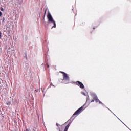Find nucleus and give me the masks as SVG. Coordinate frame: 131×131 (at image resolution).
<instances>
[{
    "mask_svg": "<svg viewBox=\"0 0 131 131\" xmlns=\"http://www.w3.org/2000/svg\"><path fill=\"white\" fill-rule=\"evenodd\" d=\"M60 73H62L63 74V83L68 84L69 83L70 81V79H69V76H68V75L66 74L64 72H60Z\"/></svg>",
    "mask_w": 131,
    "mask_h": 131,
    "instance_id": "7ed1b4c3",
    "label": "nucleus"
},
{
    "mask_svg": "<svg viewBox=\"0 0 131 131\" xmlns=\"http://www.w3.org/2000/svg\"><path fill=\"white\" fill-rule=\"evenodd\" d=\"M24 65H25V67H27L28 66V63L27 62H25L24 63Z\"/></svg>",
    "mask_w": 131,
    "mask_h": 131,
    "instance_id": "0eeeda50",
    "label": "nucleus"
},
{
    "mask_svg": "<svg viewBox=\"0 0 131 131\" xmlns=\"http://www.w3.org/2000/svg\"><path fill=\"white\" fill-rule=\"evenodd\" d=\"M25 58H26V59H27V54H25Z\"/></svg>",
    "mask_w": 131,
    "mask_h": 131,
    "instance_id": "9d476101",
    "label": "nucleus"
},
{
    "mask_svg": "<svg viewBox=\"0 0 131 131\" xmlns=\"http://www.w3.org/2000/svg\"><path fill=\"white\" fill-rule=\"evenodd\" d=\"M52 86H51L50 85L49 86L48 89H50V88H51Z\"/></svg>",
    "mask_w": 131,
    "mask_h": 131,
    "instance_id": "aec40b11",
    "label": "nucleus"
},
{
    "mask_svg": "<svg viewBox=\"0 0 131 131\" xmlns=\"http://www.w3.org/2000/svg\"><path fill=\"white\" fill-rule=\"evenodd\" d=\"M56 125H58V123H56Z\"/></svg>",
    "mask_w": 131,
    "mask_h": 131,
    "instance_id": "c85d7f7f",
    "label": "nucleus"
},
{
    "mask_svg": "<svg viewBox=\"0 0 131 131\" xmlns=\"http://www.w3.org/2000/svg\"><path fill=\"white\" fill-rule=\"evenodd\" d=\"M82 95H83L84 96H85V93L83 92H81Z\"/></svg>",
    "mask_w": 131,
    "mask_h": 131,
    "instance_id": "1a4fd4ad",
    "label": "nucleus"
},
{
    "mask_svg": "<svg viewBox=\"0 0 131 131\" xmlns=\"http://www.w3.org/2000/svg\"><path fill=\"white\" fill-rule=\"evenodd\" d=\"M9 52H11V50H7V53H9Z\"/></svg>",
    "mask_w": 131,
    "mask_h": 131,
    "instance_id": "6ab92c4d",
    "label": "nucleus"
},
{
    "mask_svg": "<svg viewBox=\"0 0 131 131\" xmlns=\"http://www.w3.org/2000/svg\"><path fill=\"white\" fill-rule=\"evenodd\" d=\"M5 21V17H3V22H4Z\"/></svg>",
    "mask_w": 131,
    "mask_h": 131,
    "instance_id": "2eb2a0df",
    "label": "nucleus"
},
{
    "mask_svg": "<svg viewBox=\"0 0 131 131\" xmlns=\"http://www.w3.org/2000/svg\"><path fill=\"white\" fill-rule=\"evenodd\" d=\"M121 122H122V123H123V122H122V121H121Z\"/></svg>",
    "mask_w": 131,
    "mask_h": 131,
    "instance_id": "cd10ccee",
    "label": "nucleus"
},
{
    "mask_svg": "<svg viewBox=\"0 0 131 131\" xmlns=\"http://www.w3.org/2000/svg\"><path fill=\"white\" fill-rule=\"evenodd\" d=\"M91 96L92 97H93V100H94L96 103H98V102L99 104H101L103 106L105 107V105H104V104H103V103H102V102L99 100L98 97H97V95H96V93H91Z\"/></svg>",
    "mask_w": 131,
    "mask_h": 131,
    "instance_id": "20e7f679",
    "label": "nucleus"
},
{
    "mask_svg": "<svg viewBox=\"0 0 131 131\" xmlns=\"http://www.w3.org/2000/svg\"><path fill=\"white\" fill-rule=\"evenodd\" d=\"M2 38V33L0 32V39Z\"/></svg>",
    "mask_w": 131,
    "mask_h": 131,
    "instance_id": "9b49d317",
    "label": "nucleus"
},
{
    "mask_svg": "<svg viewBox=\"0 0 131 131\" xmlns=\"http://www.w3.org/2000/svg\"><path fill=\"white\" fill-rule=\"evenodd\" d=\"M24 131H29V129L27 128L26 130H25Z\"/></svg>",
    "mask_w": 131,
    "mask_h": 131,
    "instance_id": "4468645a",
    "label": "nucleus"
},
{
    "mask_svg": "<svg viewBox=\"0 0 131 131\" xmlns=\"http://www.w3.org/2000/svg\"><path fill=\"white\" fill-rule=\"evenodd\" d=\"M107 109H108V110H110V108H108V107H107Z\"/></svg>",
    "mask_w": 131,
    "mask_h": 131,
    "instance_id": "b1692460",
    "label": "nucleus"
},
{
    "mask_svg": "<svg viewBox=\"0 0 131 131\" xmlns=\"http://www.w3.org/2000/svg\"><path fill=\"white\" fill-rule=\"evenodd\" d=\"M107 109H108V110H110V108H108V107H107Z\"/></svg>",
    "mask_w": 131,
    "mask_h": 131,
    "instance_id": "4be33fe9",
    "label": "nucleus"
},
{
    "mask_svg": "<svg viewBox=\"0 0 131 131\" xmlns=\"http://www.w3.org/2000/svg\"><path fill=\"white\" fill-rule=\"evenodd\" d=\"M10 52L11 54H15V50H14V49H12Z\"/></svg>",
    "mask_w": 131,
    "mask_h": 131,
    "instance_id": "423d86ee",
    "label": "nucleus"
},
{
    "mask_svg": "<svg viewBox=\"0 0 131 131\" xmlns=\"http://www.w3.org/2000/svg\"><path fill=\"white\" fill-rule=\"evenodd\" d=\"M1 11H4V8H1Z\"/></svg>",
    "mask_w": 131,
    "mask_h": 131,
    "instance_id": "ddd939ff",
    "label": "nucleus"
},
{
    "mask_svg": "<svg viewBox=\"0 0 131 131\" xmlns=\"http://www.w3.org/2000/svg\"><path fill=\"white\" fill-rule=\"evenodd\" d=\"M47 67L48 68H49V67H50V66H49V64H47Z\"/></svg>",
    "mask_w": 131,
    "mask_h": 131,
    "instance_id": "dca6fc26",
    "label": "nucleus"
},
{
    "mask_svg": "<svg viewBox=\"0 0 131 131\" xmlns=\"http://www.w3.org/2000/svg\"><path fill=\"white\" fill-rule=\"evenodd\" d=\"M2 15H3V14H2V12L0 11V17L2 16Z\"/></svg>",
    "mask_w": 131,
    "mask_h": 131,
    "instance_id": "a211bd4d",
    "label": "nucleus"
},
{
    "mask_svg": "<svg viewBox=\"0 0 131 131\" xmlns=\"http://www.w3.org/2000/svg\"><path fill=\"white\" fill-rule=\"evenodd\" d=\"M85 105V104H84L81 107L78 108L74 113V114L73 115L72 117L67 121V122H68L69 124L65 127L64 131H68V128H69V126H70V125L71 124L72 121H73V119H72V117L75 116V115H78L80 114V113H81V112H82V111H83V110H84V109H85V108H86L87 106H85L84 107Z\"/></svg>",
    "mask_w": 131,
    "mask_h": 131,
    "instance_id": "f257e3e1",
    "label": "nucleus"
},
{
    "mask_svg": "<svg viewBox=\"0 0 131 131\" xmlns=\"http://www.w3.org/2000/svg\"><path fill=\"white\" fill-rule=\"evenodd\" d=\"M107 109H108V110H110V108H108V107H107Z\"/></svg>",
    "mask_w": 131,
    "mask_h": 131,
    "instance_id": "393cba45",
    "label": "nucleus"
},
{
    "mask_svg": "<svg viewBox=\"0 0 131 131\" xmlns=\"http://www.w3.org/2000/svg\"><path fill=\"white\" fill-rule=\"evenodd\" d=\"M107 109H108V110H110V108H108V107H107Z\"/></svg>",
    "mask_w": 131,
    "mask_h": 131,
    "instance_id": "a878e982",
    "label": "nucleus"
},
{
    "mask_svg": "<svg viewBox=\"0 0 131 131\" xmlns=\"http://www.w3.org/2000/svg\"><path fill=\"white\" fill-rule=\"evenodd\" d=\"M95 102V100H94V99L92 100L91 101V103H93V102Z\"/></svg>",
    "mask_w": 131,
    "mask_h": 131,
    "instance_id": "f8f14e48",
    "label": "nucleus"
},
{
    "mask_svg": "<svg viewBox=\"0 0 131 131\" xmlns=\"http://www.w3.org/2000/svg\"><path fill=\"white\" fill-rule=\"evenodd\" d=\"M121 122H122V123H123V122H122V121H121Z\"/></svg>",
    "mask_w": 131,
    "mask_h": 131,
    "instance_id": "bb28decb",
    "label": "nucleus"
},
{
    "mask_svg": "<svg viewBox=\"0 0 131 131\" xmlns=\"http://www.w3.org/2000/svg\"><path fill=\"white\" fill-rule=\"evenodd\" d=\"M47 18L48 23H49V24H53V26L52 27L51 29L56 28V21L54 20V18H53V16H52L51 13H49L48 14Z\"/></svg>",
    "mask_w": 131,
    "mask_h": 131,
    "instance_id": "f03ea898",
    "label": "nucleus"
},
{
    "mask_svg": "<svg viewBox=\"0 0 131 131\" xmlns=\"http://www.w3.org/2000/svg\"><path fill=\"white\" fill-rule=\"evenodd\" d=\"M50 85L52 86H54L55 88H56V86H55V85L53 84V83L51 82L50 83Z\"/></svg>",
    "mask_w": 131,
    "mask_h": 131,
    "instance_id": "6e6552de",
    "label": "nucleus"
},
{
    "mask_svg": "<svg viewBox=\"0 0 131 131\" xmlns=\"http://www.w3.org/2000/svg\"><path fill=\"white\" fill-rule=\"evenodd\" d=\"M76 84L78 85L80 89H84V85H83V83L79 81L76 82Z\"/></svg>",
    "mask_w": 131,
    "mask_h": 131,
    "instance_id": "39448f33",
    "label": "nucleus"
},
{
    "mask_svg": "<svg viewBox=\"0 0 131 131\" xmlns=\"http://www.w3.org/2000/svg\"><path fill=\"white\" fill-rule=\"evenodd\" d=\"M111 112H112L111 110H110Z\"/></svg>",
    "mask_w": 131,
    "mask_h": 131,
    "instance_id": "c756f323",
    "label": "nucleus"
},
{
    "mask_svg": "<svg viewBox=\"0 0 131 131\" xmlns=\"http://www.w3.org/2000/svg\"><path fill=\"white\" fill-rule=\"evenodd\" d=\"M46 13H47V9H46L45 11V15H46Z\"/></svg>",
    "mask_w": 131,
    "mask_h": 131,
    "instance_id": "f3484780",
    "label": "nucleus"
},
{
    "mask_svg": "<svg viewBox=\"0 0 131 131\" xmlns=\"http://www.w3.org/2000/svg\"><path fill=\"white\" fill-rule=\"evenodd\" d=\"M107 109H108V110H110V108H108V107H107Z\"/></svg>",
    "mask_w": 131,
    "mask_h": 131,
    "instance_id": "5701e85b",
    "label": "nucleus"
},
{
    "mask_svg": "<svg viewBox=\"0 0 131 131\" xmlns=\"http://www.w3.org/2000/svg\"><path fill=\"white\" fill-rule=\"evenodd\" d=\"M41 66H43V63H42V64H41Z\"/></svg>",
    "mask_w": 131,
    "mask_h": 131,
    "instance_id": "412c9836",
    "label": "nucleus"
}]
</instances>
